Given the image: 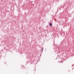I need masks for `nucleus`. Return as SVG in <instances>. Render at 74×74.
<instances>
[{
    "label": "nucleus",
    "mask_w": 74,
    "mask_h": 74,
    "mask_svg": "<svg viewBox=\"0 0 74 74\" xmlns=\"http://www.w3.org/2000/svg\"><path fill=\"white\" fill-rule=\"evenodd\" d=\"M43 49H44V47H43L42 48L41 47V52H43Z\"/></svg>",
    "instance_id": "f03ea898"
},
{
    "label": "nucleus",
    "mask_w": 74,
    "mask_h": 74,
    "mask_svg": "<svg viewBox=\"0 0 74 74\" xmlns=\"http://www.w3.org/2000/svg\"><path fill=\"white\" fill-rule=\"evenodd\" d=\"M49 25L50 26H52V24L51 23H49Z\"/></svg>",
    "instance_id": "f257e3e1"
},
{
    "label": "nucleus",
    "mask_w": 74,
    "mask_h": 74,
    "mask_svg": "<svg viewBox=\"0 0 74 74\" xmlns=\"http://www.w3.org/2000/svg\"><path fill=\"white\" fill-rule=\"evenodd\" d=\"M32 63H34V60H32Z\"/></svg>",
    "instance_id": "7ed1b4c3"
},
{
    "label": "nucleus",
    "mask_w": 74,
    "mask_h": 74,
    "mask_svg": "<svg viewBox=\"0 0 74 74\" xmlns=\"http://www.w3.org/2000/svg\"><path fill=\"white\" fill-rule=\"evenodd\" d=\"M11 7H12V6H11Z\"/></svg>",
    "instance_id": "20e7f679"
}]
</instances>
